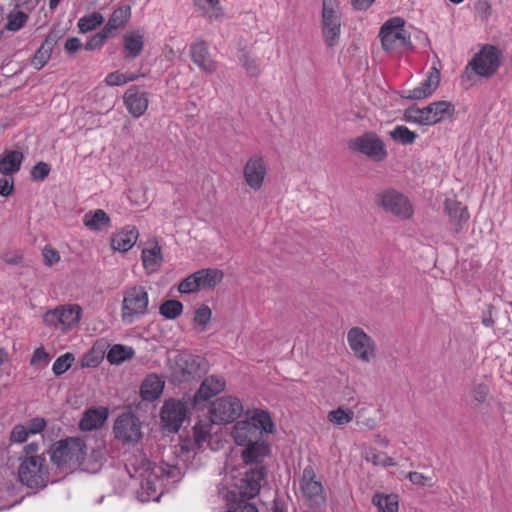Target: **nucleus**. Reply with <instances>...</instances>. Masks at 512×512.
<instances>
[{
  "instance_id": "0eeeda50",
  "label": "nucleus",
  "mask_w": 512,
  "mask_h": 512,
  "mask_svg": "<svg viewBox=\"0 0 512 512\" xmlns=\"http://www.w3.org/2000/svg\"><path fill=\"white\" fill-rule=\"evenodd\" d=\"M18 478L25 486L32 489L46 487L49 471L45 457H19Z\"/></svg>"
},
{
  "instance_id": "4c0bfd02",
  "label": "nucleus",
  "mask_w": 512,
  "mask_h": 512,
  "mask_svg": "<svg viewBox=\"0 0 512 512\" xmlns=\"http://www.w3.org/2000/svg\"><path fill=\"white\" fill-rule=\"evenodd\" d=\"M134 350L130 346L115 344L113 345L108 353L107 360L113 365H119L126 360L131 359L134 356Z\"/></svg>"
},
{
  "instance_id": "8fccbe9b",
  "label": "nucleus",
  "mask_w": 512,
  "mask_h": 512,
  "mask_svg": "<svg viewBox=\"0 0 512 512\" xmlns=\"http://www.w3.org/2000/svg\"><path fill=\"white\" fill-rule=\"evenodd\" d=\"M111 36L112 35L103 28L100 32L91 37V39L85 44V49L88 51L98 49L102 47L105 41Z\"/></svg>"
},
{
  "instance_id": "09e8293b",
  "label": "nucleus",
  "mask_w": 512,
  "mask_h": 512,
  "mask_svg": "<svg viewBox=\"0 0 512 512\" xmlns=\"http://www.w3.org/2000/svg\"><path fill=\"white\" fill-rule=\"evenodd\" d=\"M239 61L249 76L256 77L260 74L261 70L257 60L248 53H242Z\"/></svg>"
},
{
  "instance_id": "bf43d9fd",
  "label": "nucleus",
  "mask_w": 512,
  "mask_h": 512,
  "mask_svg": "<svg viewBox=\"0 0 512 512\" xmlns=\"http://www.w3.org/2000/svg\"><path fill=\"white\" fill-rule=\"evenodd\" d=\"M1 259L8 265H18L23 261V255L19 251H6L1 255Z\"/></svg>"
},
{
  "instance_id": "f257e3e1",
  "label": "nucleus",
  "mask_w": 512,
  "mask_h": 512,
  "mask_svg": "<svg viewBox=\"0 0 512 512\" xmlns=\"http://www.w3.org/2000/svg\"><path fill=\"white\" fill-rule=\"evenodd\" d=\"M126 468L131 477L140 480L142 501L157 499L165 479L177 481L181 478V470L167 463H151L142 454L130 458Z\"/></svg>"
},
{
  "instance_id": "de8ad7c7",
  "label": "nucleus",
  "mask_w": 512,
  "mask_h": 512,
  "mask_svg": "<svg viewBox=\"0 0 512 512\" xmlns=\"http://www.w3.org/2000/svg\"><path fill=\"white\" fill-rule=\"evenodd\" d=\"M74 359L72 353H65L58 357L52 366L53 373L57 376L62 375L71 367Z\"/></svg>"
},
{
  "instance_id": "bb28decb",
  "label": "nucleus",
  "mask_w": 512,
  "mask_h": 512,
  "mask_svg": "<svg viewBox=\"0 0 512 512\" xmlns=\"http://www.w3.org/2000/svg\"><path fill=\"white\" fill-rule=\"evenodd\" d=\"M139 232L135 226H126L111 238V246L119 252L129 251L137 242Z\"/></svg>"
},
{
  "instance_id": "774afa93",
  "label": "nucleus",
  "mask_w": 512,
  "mask_h": 512,
  "mask_svg": "<svg viewBox=\"0 0 512 512\" xmlns=\"http://www.w3.org/2000/svg\"><path fill=\"white\" fill-rule=\"evenodd\" d=\"M228 512H258V510L251 503L241 502L236 507L229 509Z\"/></svg>"
},
{
  "instance_id": "338daca9",
  "label": "nucleus",
  "mask_w": 512,
  "mask_h": 512,
  "mask_svg": "<svg viewBox=\"0 0 512 512\" xmlns=\"http://www.w3.org/2000/svg\"><path fill=\"white\" fill-rule=\"evenodd\" d=\"M82 46V43L79 38L72 37L67 39L65 43V50L69 53H75L77 52Z\"/></svg>"
},
{
  "instance_id": "cd10ccee",
  "label": "nucleus",
  "mask_w": 512,
  "mask_h": 512,
  "mask_svg": "<svg viewBox=\"0 0 512 512\" xmlns=\"http://www.w3.org/2000/svg\"><path fill=\"white\" fill-rule=\"evenodd\" d=\"M83 225L92 232H101L111 227V218L103 209L90 210L83 216Z\"/></svg>"
},
{
  "instance_id": "69168bd1",
  "label": "nucleus",
  "mask_w": 512,
  "mask_h": 512,
  "mask_svg": "<svg viewBox=\"0 0 512 512\" xmlns=\"http://www.w3.org/2000/svg\"><path fill=\"white\" fill-rule=\"evenodd\" d=\"M49 359L48 353L44 350L43 347L37 348L32 355L30 364L35 365L38 363H46Z\"/></svg>"
},
{
  "instance_id": "37998d69",
  "label": "nucleus",
  "mask_w": 512,
  "mask_h": 512,
  "mask_svg": "<svg viewBox=\"0 0 512 512\" xmlns=\"http://www.w3.org/2000/svg\"><path fill=\"white\" fill-rule=\"evenodd\" d=\"M104 21V18L101 13L93 12L89 15L83 16L78 20V28L81 33H87L98 26H100Z\"/></svg>"
},
{
  "instance_id": "5fc2aeb1",
  "label": "nucleus",
  "mask_w": 512,
  "mask_h": 512,
  "mask_svg": "<svg viewBox=\"0 0 512 512\" xmlns=\"http://www.w3.org/2000/svg\"><path fill=\"white\" fill-rule=\"evenodd\" d=\"M42 257L45 265L47 266H53L60 261L59 252L50 246H45L43 248Z\"/></svg>"
},
{
  "instance_id": "6e6552de",
  "label": "nucleus",
  "mask_w": 512,
  "mask_h": 512,
  "mask_svg": "<svg viewBox=\"0 0 512 512\" xmlns=\"http://www.w3.org/2000/svg\"><path fill=\"white\" fill-rule=\"evenodd\" d=\"M346 340L353 356L362 363H372L378 358L376 340L363 328L354 326L347 331Z\"/></svg>"
},
{
  "instance_id": "4d7b16f0",
  "label": "nucleus",
  "mask_w": 512,
  "mask_h": 512,
  "mask_svg": "<svg viewBox=\"0 0 512 512\" xmlns=\"http://www.w3.org/2000/svg\"><path fill=\"white\" fill-rule=\"evenodd\" d=\"M30 435L38 434L42 432L46 427V421L42 417H35L31 419L27 425H25Z\"/></svg>"
},
{
  "instance_id": "0e129e2a",
  "label": "nucleus",
  "mask_w": 512,
  "mask_h": 512,
  "mask_svg": "<svg viewBox=\"0 0 512 512\" xmlns=\"http://www.w3.org/2000/svg\"><path fill=\"white\" fill-rule=\"evenodd\" d=\"M14 189L13 178L4 177L0 179V195L3 197L9 196Z\"/></svg>"
},
{
  "instance_id": "f8f14e48",
  "label": "nucleus",
  "mask_w": 512,
  "mask_h": 512,
  "mask_svg": "<svg viewBox=\"0 0 512 512\" xmlns=\"http://www.w3.org/2000/svg\"><path fill=\"white\" fill-rule=\"evenodd\" d=\"M322 36L328 47L339 43L341 35V10L339 0H322Z\"/></svg>"
},
{
  "instance_id": "a878e982",
  "label": "nucleus",
  "mask_w": 512,
  "mask_h": 512,
  "mask_svg": "<svg viewBox=\"0 0 512 512\" xmlns=\"http://www.w3.org/2000/svg\"><path fill=\"white\" fill-rule=\"evenodd\" d=\"M243 447L241 457L245 464L260 463L270 453V446L264 438L248 443Z\"/></svg>"
},
{
  "instance_id": "dca6fc26",
  "label": "nucleus",
  "mask_w": 512,
  "mask_h": 512,
  "mask_svg": "<svg viewBox=\"0 0 512 512\" xmlns=\"http://www.w3.org/2000/svg\"><path fill=\"white\" fill-rule=\"evenodd\" d=\"M349 147L374 161H382L387 157L384 142L374 132H367L356 137L349 143Z\"/></svg>"
},
{
  "instance_id": "680f3d73",
  "label": "nucleus",
  "mask_w": 512,
  "mask_h": 512,
  "mask_svg": "<svg viewBox=\"0 0 512 512\" xmlns=\"http://www.w3.org/2000/svg\"><path fill=\"white\" fill-rule=\"evenodd\" d=\"M488 394H489V389L484 384H479V385L475 386L472 390V397L474 398L475 401H477L479 403L485 402L488 397Z\"/></svg>"
},
{
  "instance_id": "4468645a",
  "label": "nucleus",
  "mask_w": 512,
  "mask_h": 512,
  "mask_svg": "<svg viewBox=\"0 0 512 512\" xmlns=\"http://www.w3.org/2000/svg\"><path fill=\"white\" fill-rule=\"evenodd\" d=\"M242 401L232 395H225L214 400L209 409L210 421L221 425L232 423L243 413Z\"/></svg>"
},
{
  "instance_id": "f3484780",
  "label": "nucleus",
  "mask_w": 512,
  "mask_h": 512,
  "mask_svg": "<svg viewBox=\"0 0 512 512\" xmlns=\"http://www.w3.org/2000/svg\"><path fill=\"white\" fill-rule=\"evenodd\" d=\"M187 414V406L177 399H168L164 402L160 419L163 428L168 432H177L182 426Z\"/></svg>"
},
{
  "instance_id": "4be33fe9",
  "label": "nucleus",
  "mask_w": 512,
  "mask_h": 512,
  "mask_svg": "<svg viewBox=\"0 0 512 512\" xmlns=\"http://www.w3.org/2000/svg\"><path fill=\"white\" fill-rule=\"evenodd\" d=\"M190 56L192 62L203 72L207 74L216 72L217 62L211 57L208 44L205 41L199 40L191 44Z\"/></svg>"
},
{
  "instance_id": "2eb2a0df",
  "label": "nucleus",
  "mask_w": 512,
  "mask_h": 512,
  "mask_svg": "<svg viewBox=\"0 0 512 512\" xmlns=\"http://www.w3.org/2000/svg\"><path fill=\"white\" fill-rule=\"evenodd\" d=\"M81 316L82 309L78 304H67L48 310L43 321L49 327L67 332L79 323Z\"/></svg>"
},
{
  "instance_id": "412c9836",
  "label": "nucleus",
  "mask_w": 512,
  "mask_h": 512,
  "mask_svg": "<svg viewBox=\"0 0 512 512\" xmlns=\"http://www.w3.org/2000/svg\"><path fill=\"white\" fill-rule=\"evenodd\" d=\"M264 467H255L246 471L244 477L240 479L235 486L238 488L239 494L246 498H253L260 490L261 481L264 479Z\"/></svg>"
},
{
  "instance_id": "e2e57ef3",
  "label": "nucleus",
  "mask_w": 512,
  "mask_h": 512,
  "mask_svg": "<svg viewBox=\"0 0 512 512\" xmlns=\"http://www.w3.org/2000/svg\"><path fill=\"white\" fill-rule=\"evenodd\" d=\"M40 445L37 442H30L23 447V454L20 457H44L39 454Z\"/></svg>"
},
{
  "instance_id": "c85d7f7f",
  "label": "nucleus",
  "mask_w": 512,
  "mask_h": 512,
  "mask_svg": "<svg viewBox=\"0 0 512 512\" xmlns=\"http://www.w3.org/2000/svg\"><path fill=\"white\" fill-rule=\"evenodd\" d=\"M143 267L148 274L157 272L162 266V249L157 243L144 248L141 253Z\"/></svg>"
},
{
  "instance_id": "ea45409f",
  "label": "nucleus",
  "mask_w": 512,
  "mask_h": 512,
  "mask_svg": "<svg viewBox=\"0 0 512 512\" xmlns=\"http://www.w3.org/2000/svg\"><path fill=\"white\" fill-rule=\"evenodd\" d=\"M354 418V412L350 408L340 406L328 412L327 420L336 426H345Z\"/></svg>"
},
{
  "instance_id": "9d476101",
  "label": "nucleus",
  "mask_w": 512,
  "mask_h": 512,
  "mask_svg": "<svg viewBox=\"0 0 512 512\" xmlns=\"http://www.w3.org/2000/svg\"><path fill=\"white\" fill-rule=\"evenodd\" d=\"M375 203L384 212L400 220H408L414 213L413 206L408 197L395 189L379 192L375 197Z\"/></svg>"
},
{
  "instance_id": "79ce46f5",
  "label": "nucleus",
  "mask_w": 512,
  "mask_h": 512,
  "mask_svg": "<svg viewBox=\"0 0 512 512\" xmlns=\"http://www.w3.org/2000/svg\"><path fill=\"white\" fill-rule=\"evenodd\" d=\"M363 457L367 462H371L376 466L390 467L395 465L392 457L388 456L385 452L376 450L375 448L366 449L363 453Z\"/></svg>"
},
{
  "instance_id": "473e14b6",
  "label": "nucleus",
  "mask_w": 512,
  "mask_h": 512,
  "mask_svg": "<svg viewBox=\"0 0 512 512\" xmlns=\"http://www.w3.org/2000/svg\"><path fill=\"white\" fill-rule=\"evenodd\" d=\"M107 419V411L104 408L89 409L80 421V429L91 431L100 428Z\"/></svg>"
},
{
  "instance_id": "a19ab883",
  "label": "nucleus",
  "mask_w": 512,
  "mask_h": 512,
  "mask_svg": "<svg viewBox=\"0 0 512 512\" xmlns=\"http://www.w3.org/2000/svg\"><path fill=\"white\" fill-rule=\"evenodd\" d=\"M53 49V40L47 38L40 48L36 51L34 57L31 60V65L40 70L49 61Z\"/></svg>"
},
{
  "instance_id": "603ef678",
  "label": "nucleus",
  "mask_w": 512,
  "mask_h": 512,
  "mask_svg": "<svg viewBox=\"0 0 512 512\" xmlns=\"http://www.w3.org/2000/svg\"><path fill=\"white\" fill-rule=\"evenodd\" d=\"M103 359V355L99 350L91 349L81 360L82 367H97Z\"/></svg>"
},
{
  "instance_id": "052dcab7",
  "label": "nucleus",
  "mask_w": 512,
  "mask_h": 512,
  "mask_svg": "<svg viewBox=\"0 0 512 512\" xmlns=\"http://www.w3.org/2000/svg\"><path fill=\"white\" fill-rule=\"evenodd\" d=\"M409 480L419 486H433L432 479L430 477H427L419 472H409L408 473Z\"/></svg>"
},
{
  "instance_id": "6ab92c4d",
  "label": "nucleus",
  "mask_w": 512,
  "mask_h": 512,
  "mask_svg": "<svg viewBox=\"0 0 512 512\" xmlns=\"http://www.w3.org/2000/svg\"><path fill=\"white\" fill-rule=\"evenodd\" d=\"M117 439L124 443H135L141 438V426L138 418L130 413L120 415L114 425Z\"/></svg>"
},
{
  "instance_id": "72a5a7b5",
  "label": "nucleus",
  "mask_w": 512,
  "mask_h": 512,
  "mask_svg": "<svg viewBox=\"0 0 512 512\" xmlns=\"http://www.w3.org/2000/svg\"><path fill=\"white\" fill-rule=\"evenodd\" d=\"M123 44H124V50L126 53V58L128 59H134L136 58L141 51L143 50V35L139 32H127L123 36Z\"/></svg>"
},
{
  "instance_id": "2f4dec72",
  "label": "nucleus",
  "mask_w": 512,
  "mask_h": 512,
  "mask_svg": "<svg viewBox=\"0 0 512 512\" xmlns=\"http://www.w3.org/2000/svg\"><path fill=\"white\" fill-rule=\"evenodd\" d=\"M24 156L22 152L16 150H6L0 155V174L12 175L17 173Z\"/></svg>"
},
{
  "instance_id": "c756f323",
  "label": "nucleus",
  "mask_w": 512,
  "mask_h": 512,
  "mask_svg": "<svg viewBox=\"0 0 512 512\" xmlns=\"http://www.w3.org/2000/svg\"><path fill=\"white\" fill-rule=\"evenodd\" d=\"M165 382L156 374H149L140 387L141 398L145 401L157 399L163 392Z\"/></svg>"
},
{
  "instance_id": "c03bdc74",
  "label": "nucleus",
  "mask_w": 512,
  "mask_h": 512,
  "mask_svg": "<svg viewBox=\"0 0 512 512\" xmlns=\"http://www.w3.org/2000/svg\"><path fill=\"white\" fill-rule=\"evenodd\" d=\"M389 134L394 141L401 143L402 145L413 143L417 137L413 131L403 125L396 126Z\"/></svg>"
},
{
  "instance_id": "1a4fd4ad",
  "label": "nucleus",
  "mask_w": 512,
  "mask_h": 512,
  "mask_svg": "<svg viewBox=\"0 0 512 512\" xmlns=\"http://www.w3.org/2000/svg\"><path fill=\"white\" fill-rule=\"evenodd\" d=\"M171 378L174 382H190L201 377L205 372L206 363L203 358L189 353H179L171 362Z\"/></svg>"
},
{
  "instance_id": "49530a36",
  "label": "nucleus",
  "mask_w": 512,
  "mask_h": 512,
  "mask_svg": "<svg viewBox=\"0 0 512 512\" xmlns=\"http://www.w3.org/2000/svg\"><path fill=\"white\" fill-rule=\"evenodd\" d=\"M27 19L28 16L22 11H11L7 16L6 29L16 32L25 25Z\"/></svg>"
},
{
  "instance_id": "a211bd4d",
  "label": "nucleus",
  "mask_w": 512,
  "mask_h": 512,
  "mask_svg": "<svg viewBox=\"0 0 512 512\" xmlns=\"http://www.w3.org/2000/svg\"><path fill=\"white\" fill-rule=\"evenodd\" d=\"M267 166L264 158L255 154L249 157L243 167L245 183L254 191H259L265 181Z\"/></svg>"
},
{
  "instance_id": "39448f33",
  "label": "nucleus",
  "mask_w": 512,
  "mask_h": 512,
  "mask_svg": "<svg viewBox=\"0 0 512 512\" xmlns=\"http://www.w3.org/2000/svg\"><path fill=\"white\" fill-rule=\"evenodd\" d=\"M149 307L148 288L140 284L128 286L122 292L121 321L133 324L149 313Z\"/></svg>"
},
{
  "instance_id": "423d86ee",
  "label": "nucleus",
  "mask_w": 512,
  "mask_h": 512,
  "mask_svg": "<svg viewBox=\"0 0 512 512\" xmlns=\"http://www.w3.org/2000/svg\"><path fill=\"white\" fill-rule=\"evenodd\" d=\"M455 113L454 105L449 101L432 102L424 108H409L405 110L404 118L407 122L422 126L435 125L452 117Z\"/></svg>"
},
{
  "instance_id": "f03ea898",
  "label": "nucleus",
  "mask_w": 512,
  "mask_h": 512,
  "mask_svg": "<svg viewBox=\"0 0 512 512\" xmlns=\"http://www.w3.org/2000/svg\"><path fill=\"white\" fill-rule=\"evenodd\" d=\"M247 418L234 424L231 437L238 446H244L263 438L264 433H273L274 423L268 411L255 409L246 413Z\"/></svg>"
},
{
  "instance_id": "864d4df0",
  "label": "nucleus",
  "mask_w": 512,
  "mask_h": 512,
  "mask_svg": "<svg viewBox=\"0 0 512 512\" xmlns=\"http://www.w3.org/2000/svg\"><path fill=\"white\" fill-rule=\"evenodd\" d=\"M30 436L25 425H15L10 433V441L13 443H23Z\"/></svg>"
},
{
  "instance_id": "7ed1b4c3",
  "label": "nucleus",
  "mask_w": 512,
  "mask_h": 512,
  "mask_svg": "<svg viewBox=\"0 0 512 512\" xmlns=\"http://www.w3.org/2000/svg\"><path fill=\"white\" fill-rule=\"evenodd\" d=\"M85 448V443L79 438L59 440L50 450V460L61 472L71 473L83 464Z\"/></svg>"
},
{
  "instance_id": "aec40b11",
  "label": "nucleus",
  "mask_w": 512,
  "mask_h": 512,
  "mask_svg": "<svg viewBox=\"0 0 512 512\" xmlns=\"http://www.w3.org/2000/svg\"><path fill=\"white\" fill-rule=\"evenodd\" d=\"M312 467L308 466L303 470L301 490L304 498L310 506H320L325 502V495L322 484L317 481Z\"/></svg>"
},
{
  "instance_id": "5701e85b",
  "label": "nucleus",
  "mask_w": 512,
  "mask_h": 512,
  "mask_svg": "<svg viewBox=\"0 0 512 512\" xmlns=\"http://www.w3.org/2000/svg\"><path fill=\"white\" fill-rule=\"evenodd\" d=\"M440 83V71L436 67H432L425 80L417 87L407 90L404 97L411 100H422L431 96L438 88Z\"/></svg>"
},
{
  "instance_id": "393cba45",
  "label": "nucleus",
  "mask_w": 512,
  "mask_h": 512,
  "mask_svg": "<svg viewBox=\"0 0 512 512\" xmlns=\"http://www.w3.org/2000/svg\"><path fill=\"white\" fill-rule=\"evenodd\" d=\"M444 210L449 216L453 232L459 233L469 219L467 207L454 199H446Z\"/></svg>"
},
{
  "instance_id": "6e6d98bb",
  "label": "nucleus",
  "mask_w": 512,
  "mask_h": 512,
  "mask_svg": "<svg viewBox=\"0 0 512 512\" xmlns=\"http://www.w3.org/2000/svg\"><path fill=\"white\" fill-rule=\"evenodd\" d=\"M50 173V166L45 162H38L31 169V177L34 180H44Z\"/></svg>"
},
{
  "instance_id": "a18cd8bd",
  "label": "nucleus",
  "mask_w": 512,
  "mask_h": 512,
  "mask_svg": "<svg viewBox=\"0 0 512 512\" xmlns=\"http://www.w3.org/2000/svg\"><path fill=\"white\" fill-rule=\"evenodd\" d=\"M183 311V304L178 300H167L159 308L160 314L166 319H176Z\"/></svg>"
},
{
  "instance_id": "f704fd0d",
  "label": "nucleus",
  "mask_w": 512,
  "mask_h": 512,
  "mask_svg": "<svg viewBox=\"0 0 512 512\" xmlns=\"http://www.w3.org/2000/svg\"><path fill=\"white\" fill-rule=\"evenodd\" d=\"M194 5L210 21L220 20L224 15L218 0H194Z\"/></svg>"
},
{
  "instance_id": "c9c22d12",
  "label": "nucleus",
  "mask_w": 512,
  "mask_h": 512,
  "mask_svg": "<svg viewBox=\"0 0 512 512\" xmlns=\"http://www.w3.org/2000/svg\"><path fill=\"white\" fill-rule=\"evenodd\" d=\"M131 17V8L128 5L121 6L115 9L110 16L104 29L111 35L114 30L123 28Z\"/></svg>"
},
{
  "instance_id": "20e7f679",
  "label": "nucleus",
  "mask_w": 512,
  "mask_h": 512,
  "mask_svg": "<svg viewBox=\"0 0 512 512\" xmlns=\"http://www.w3.org/2000/svg\"><path fill=\"white\" fill-rule=\"evenodd\" d=\"M382 48L389 54L400 56L413 50L410 34L405 29V20L393 17L383 23L379 31Z\"/></svg>"
},
{
  "instance_id": "9b49d317",
  "label": "nucleus",
  "mask_w": 512,
  "mask_h": 512,
  "mask_svg": "<svg viewBox=\"0 0 512 512\" xmlns=\"http://www.w3.org/2000/svg\"><path fill=\"white\" fill-rule=\"evenodd\" d=\"M224 279V272L218 268H203L186 278L178 285L182 294L194 293L200 290H213Z\"/></svg>"
},
{
  "instance_id": "ddd939ff",
  "label": "nucleus",
  "mask_w": 512,
  "mask_h": 512,
  "mask_svg": "<svg viewBox=\"0 0 512 512\" xmlns=\"http://www.w3.org/2000/svg\"><path fill=\"white\" fill-rule=\"evenodd\" d=\"M501 51L493 45H484L469 61L466 73L472 71L479 77H492L501 63Z\"/></svg>"
},
{
  "instance_id": "7c9ffc66",
  "label": "nucleus",
  "mask_w": 512,
  "mask_h": 512,
  "mask_svg": "<svg viewBox=\"0 0 512 512\" xmlns=\"http://www.w3.org/2000/svg\"><path fill=\"white\" fill-rule=\"evenodd\" d=\"M226 387L225 380L220 376L211 375L201 383L196 397L202 400H208L221 393Z\"/></svg>"
},
{
  "instance_id": "3c124183",
  "label": "nucleus",
  "mask_w": 512,
  "mask_h": 512,
  "mask_svg": "<svg viewBox=\"0 0 512 512\" xmlns=\"http://www.w3.org/2000/svg\"><path fill=\"white\" fill-rule=\"evenodd\" d=\"M211 424L200 422L194 426V439L198 444L205 442L211 434Z\"/></svg>"
},
{
  "instance_id": "13d9d810",
  "label": "nucleus",
  "mask_w": 512,
  "mask_h": 512,
  "mask_svg": "<svg viewBox=\"0 0 512 512\" xmlns=\"http://www.w3.org/2000/svg\"><path fill=\"white\" fill-rule=\"evenodd\" d=\"M104 82L108 86H121L126 84L125 73L119 71L111 72L106 77Z\"/></svg>"
},
{
  "instance_id": "e433bc0d",
  "label": "nucleus",
  "mask_w": 512,
  "mask_h": 512,
  "mask_svg": "<svg viewBox=\"0 0 512 512\" xmlns=\"http://www.w3.org/2000/svg\"><path fill=\"white\" fill-rule=\"evenodd\" d=\"M372 504L378 512H398L399 501L396 494L376 493L372 497Z\"/></svg>"
},
{
  "instance_id": "58836bf2",
  "label": "nucleus",
  "mask_w": 512,
  "mask_h": 512,
  "mask_svg": "<svg viewBox=\"0 0 512 512\" xmlns=\"http://www.w3.org/2000/svg\"><path fill=\"white\" fill-rule=\"evenodd\" d=\"M212 319V310L207 305L198 307L192 319V327L197 333L204 332Z\"/></svg>"
},
{
  "instance_id": "b1692460",
  "label": "nucleus",
  "mask_w": 512,
  "mask_h": 512,
  "mask_svg": "<svg viewBox=\"0 0 512 512\" xmlns=\"http://www.w3.org/2000/svg\"><path fill=\"white\" fill-rule=\"evenodd\" d=\"M123 101L128 112L135 118L141 117L149 104L148 94L136 86L129 88L124 93Z\"/></svg>"
}]
</instances>
